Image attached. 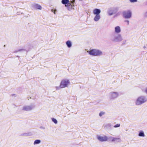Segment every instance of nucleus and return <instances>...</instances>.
Wrapping results in <instances>:
<instances>
[{
    "label": "nucleus",
    "mask_w": 147,
    "mask_h": 147,
    "mask_svg": "<svg viewBox=\"0 0 147 147\" xmlns=\"http://www.w3.org/2000/svg\"><path fill=\"white\" fill-rule=\"evenodd\" d=\"M70 84L69 80L67 79H63L61 81L59 86H56L55 88L57 90H59L60 89L68 87Z\"/></svg>",
    "instance_id": "1"
},
{
    "label": "nucleus",
    "mask_w": 147,
    "mask_h": 147,
    "mask_svg": "<svg viewBox=\"0 0 147 147\" xmlns=\"http://www.w3.org/2000/svg\"><path fill=\"white\" fill-rule=\"evenodd\" d=\"M87 52L90 55L94 56H100L103 55L102 51L97 49H90Z\"/></svg>",
    "instance_id": "2"
},
{
    "label": "nucleus",
    "mask_w": 147,
    "mask_h": 147,
    "mask_svg": "<svg viewBox=\"0 0 147 147\" xmlns=\"http://www.w3.org/2000/svg\"><path fill=\"white\" fill-rule=\"evenodd\" d=\"M147 101V99L144 96H139L135 101V103L137 106H139L144 103Z\"/></svg>",
    "instance_id": "3"
},
{
    "label": "nucleus",
    "mask_w": 147,
    "mask_h": 147,
    "mask_svg": "<svg viewBox=\"0 0 147 147\" xmlns=\"http://www.w3.org/2000/svg\"><path fill=\"white\" fill-rule=\"evenodd\" d=\"M123 40V38L120 34H114L112 36L111 40L115 42H119Z\"/></svg>",
    "instance_id": "4"
},
{
    "label": "nucleus",
    "mask_w": 147,
    "mask_h": 147,
    "mask_svg": "<svg viewBox=\"0 0 147 147\" xmlns=\"http://www.w3.org/2000/svg\"><path fill=\"white\" fill-rule=\"evenodd\" d=\"M119 96V94L117 92H111L109 93V98L110 100H114Z\"/></svg>",
    "instance_id": "5"
},
{
    "label": "nucleus",
    "mask_w": 147,
    "mask_h": 147,
    "mask_svg": "<svg viewBox=\"0 0 147 147\" xmlns=\"http://www.w3.org/2000/svg\"><path fill=\"white\" fill-rule=\"evenodd\" d=\"M123 16L124 18L129 19L131 17L132 12L130 10L124 11L123 12Z\"/></svg>",
    "instance_id": "6"
},
{
    "label": "nucleus",
    "mask_w": 147,
    "mask_h": 147,
    "mask_svg": "<svg viewBox=\"0 0 147 147\" xmlns=\"http://www.w3.org/2000/svg\"><path fill=\"white\" fill-rule=\"evenodd\" d=\"M117 11V9L116 7H111L108 10L107 13L109 16H111L116 13Z\"/></svg>",
    "instance_id": "7"
},
{
    "label": "nucleus",
    "mask_w": 147,
    "mask_h": 147,
    "mask_svg": "<svg viewBox=\"0 0 147 147\" xmlns=\"http://www.w3.org/2000/svg\"><path fill=\"white\" fill-rule=\"evenodd\" d=\"M97 139L101 142H104L107 141L108 140V138L106 136H103L97 135Z\"/></svg>",
    "instance_id": "8"
},
{
    "label": "nucleus",
    "mask_w": 147,
    "mask_h": 147,
    "mask_svg": "<svg viewBox=\"0 0 147 147\" xmlns=\"http://www.w3.org/2000/svg\"><path fill=\"white\" fill-rule=\"evenodd\" d=\"M34 107V106L33 105H26L23 107L22 110L25 111H29L32 110Z\"/></svg>",
    "instance_id": "9"
},
{
    "label": "nucleus",
    "mask_w": 147,
    "mask_h": 147,
    "mask_svg": "<svg viewBox=\"0 0 147 147\" xmlns=\"http://www.w3.org/2000/svg\"><path fill=\"white\" fill-rule=\"evenodd\" d=\"M112 142H121V140L120 138H114L112 136L109 137Z\"/></svg>",
    "instance_id": "10"
},
{
    "label": "nucleus",
    "mask_w": 147,
    "mask_h": 147,
    "mask_svg": "<svg viewBox=\"0 0 147 147\" xmlns=\"http://www.w3.org/2000/svg\"><path fill=\"white\" fill-rule=\"evenodd\" d=\"M101 13V10L100 9L95 8L93 9L92 13L94 15H100Z\"/></svg>",
    "instance_id": "11"
},
{
    "label": "nucleus",
    "mask_w": 147,
    "mask_h": 147,
    "mask_svg": "<svg viewBox=\"0 0 147 147\" xmlns=\"http://www.w3.org/2000/svg\"><path fill=\"white\" fill-rule=\"evenodd\" d=\"M114 31L115 34H118L120 33L121 31V29L120 26H116L114 28Z\"/></svg>",
    "instance_id": "12"
},
{
    "label": "nucleus",
    "mask_w": 147,
    "mask_h": 147,
    "mask_svg": "<svg viewBox=\"0 0 147 147\" xmlns=\"http://www.w3.org/2000/svg\"><path fill=\"white\" fill-rule=\"evenodd\" d=\"M94 15L95 16H94L93 19L94 21L95 22H97L99 21L101 18L100 15Z\"/></svg>",
    "instance_id": "13"
},
{
    "label": "nucleus",
    "mask_w": 147,
    "mask_h": 147,
    "mask_svg": "<svg viewBox=\"0 0 147 147\" xmlns=\"http://www.w3.org/2000/svg\"><path fill=\"white\" fill-rule=\"evenodd\" d=\"M65 44L67 47L68 48H70L72 46V42L71 40H68L66 42Z\"/></svg>",
    "instance_id": "14"
},
{
    "label": "nucleus",
    "mask_w": 147,
    "mask_h": 147,
    "mask_svg": "<svg viewBox=\"0 0 147 147\" xmlns=\"http://www.w3.org/2000/svg\"><path fill=\"white\" fill-rule=\"evenodd\" d=\"M138 136L140 137H144L145 136V135L143 131H141L139 133Z\"/></svg>",
    "instance_id": "15"
},
{
    "label": "nucleus",
    "mask_w": 147,
    "mask_h": 147,
    "mask_svg": "<svg viewBox=\"0 0 147 147\" xmlns=\"http://www.w3.org/2000/svg\"><path fill=\"white\" fill-rule=\"evenodd\" d=\"M34 7L39 9L41 10L42 9V7L39 5L38 4H35L34 5Z\"/></svg>",
    "instance_id": "16"
},
{
    "label": "nucleus",
    "mask_w": 147,
    "mask_h": 147,
    "mask_svg": "<svg viewBox=\"0 0 147 147\" xmlns=\"http://www.w3.org/2000/svg\"><path fill=\"white\" fill-rule=\"evenodd\" d=\"M41 141L40 140H35L34 142V145H35L40 144L41 143Z\"/></svg>",
    "instance_id": "17"
},
{
    "label": "nucleus",
    "mask_w": 147,
    "mask_h": 147,
    "mask_svg": "<svg viewBox=\"0 0 147 147\" xmlns=\"http://www.w3.org/2000/svg\"><path fill=\"white\" fill-rule=\"evenodd\" d=\"M105 114V112L103 111H101L99 113V115L100 117H101L103 115H104Z\"/></svg>",
    "instance_id": "18"
},
{
    "label": "nucleus",
    "mask_w": 147,
    "mask_h": 147,
    "mask_svg": "<svg viewBox=\"0 0 147 147\" xmlns=\"http://www.w3.org/2000/svg\"><path fill=\"white\" fill-rule=\"evenodd\" d=\"M69 2V0H62L61 1V3L63 4H65V5L68 3Z\"/></svg>",
    "instance_id": "19"
},
{
    "label": "nucleus",
    "mask_w": 147,
    "mask_h": 147,
    "mask_svg": "<svg viewBox=\"0 0 147 147\" xmlns=\"http://www.w3.org/2000/svg\"><path fill=\"white\" fill-rule=\"evenodd\" d=\"M52 120L53 122L55 124H57L58 121L57 119L54 118H53L51 119Z\"/></svg>",
    "instance_id": "20"
},
{
    "label": "nucleus",
    "mask_w": 147,
    "mask_h": 147,
    "mask_svg": "<svg viewBox=\"0 0 147 147\" xmlns=\"http://www.w3.org/2000/svg\"><path fill=\"white\" fill-rule=\"evenodd\" d=\"M65 6L66 7H67V8H69V7H70V6H71V3L68 2V3L65 5Z\"/></svg>",
    "instance_id": "21"
},
{
    "label": "nucleus",
    "mask_w": 147,
    "mask_h": 147,
    "mask_svg": "<svg viewBox=\"0 0 147 147\" xmlns=\"http://www.w3.org/2000/svg\"><path fill=\"white\" fill-rule=\"evenodd\" d=\"M120 126V124H117L116 125H115V126H114V127H115V128L118 127H119Z\"/></svg>",
    "instance_id": "22"
},
{
    "label": "nucleus",
    "mask_w": 147,
    "mask_h": 147,
    "mask_svg": "<svg viewBox=\"0 0 147 147\" xmlns=\"http://www.w3.org/2000/svg\"><path fill=\"white\" fill-rule=\"evenodd\" d=\"M130 1L131 3H134L136 2L137 0H129Z\"/></svg>",
    "instance_id": "23"
},
{
    "label": "nucleus",
    "mask_w": 147,
    "mask_h": 147,
    "mask_svg": "<svg viewBox=\"0 0 147 147\" xmlns=\"http://www.w3.org/2000/svg\"><path fill=\"white\" fill-rule=\"evenodd\" d=\"M125 22H126L127 25H128L129 24V21L128 20H125L124 21Z\"/></svg>",
    "instance_id": "24"
},
{
    "label": "nucleus",
    "mask_w": 147,
    "mask_h": 147,
    "mask_svg": "<svg viewBox=\"0 0 147 147\" xmlns=\"http://www.w3.org/2000/svg\"><path fill=\"white\" fill-rule=\"evenodd\" d=\"M74 5H73V4H71V6H70V7H71V8L72 9V7H74Z\"/></svg>",
    "instance_id": "25"
},
{
    "label": "nucleus",
    "mask_w": 147,
    "mask_h": 147,
    "mask_svg": "<svg viewBox=\"0 0 147 147\" xmlns=\"http://www.w3.org/2000/svg\"><path fill=\"white\" fill-rule=\"evenodd\" d=\"M144 16L145 17H147V11L145 12Z\"/></svg>",
    "instance_id": "26"
},
{
    "label": "nucleus",
    "mask_w": 147,
    "mask_h": 147,
    "mask_svg": "<svg viewBox=\"0 0 147 147\" xmlns=\"http://www.w3.org/2000/svg\"><path fill=\"white\" fill-rule=\"evenodd\" d=\"M75 0H72L71 2V3H74V2H75Z\"/></svg>",
    "instance_id": "27"
},
{
    "label": "nucleus",
    "mask_w": 147,
    "mask_h": 147,
    "mask_svg": "<svg viewBox=\"0 0 147 147\" xmlns=\"http://www.w3.org/2000/svg\"><path fill=\"white\" fill-rule=\"evenodd\" d=\"M57 12V10H55L54 11V14H56V13Z\"/></svg>",
    "instance_id": "28"
},
{
    "label": "nucleus",
    "mask_w": 147,
    "mask_h": 147,
    "mask_svg": "<svg viewBox=\"0 0 147 147\" xmlns=\"http://www.w3.org/2000/svg\"><path fill=\"white\" fill-rule=\"evenodd\" d=\"M145 92L146 93V94H147V87L145 89Z\"/></svg>",
    "instance_id": "29"
},
{
    "label": "nucleus",
    "mask_w": 147,
    "mask_h": 147,
    "mask_svg": "<svg viewBox=\"0 0 147 147\" xmlns=\"http://www.w3.org/2000/svg\"><path fill=\"white\" fill-rule=\"evenodd\" d=\"M68 8V10H71V9H72L71 8V7H69V8Z\"/></svg>",
    "instance_id": "30"
},
{
    "label": "nucleus",
    "mask_w": 147,
    "mask_h": 147,
    "mask_svg": "<svg viewBox=\"0 0 147 147\" xmlns=\"http://www.w3.org/2000/svg\"><path fill=\"white\" fill-rule=\"evenodd\" d=\"M144 49H145L146 48V47L145 46H144V47H143Z\"/></svg>",
    "instance_id": "31"
},
{
    "label": "nucleus",
    "mask_w": 147,
    "mask_h": 147,
    "mask_svg": "<svg viewBox=\"0 0 147 147\" xmlns=\"http://www.w3.org/2000/svg\"><path fill=\"white\" fill-rule=\"evenodd\" d=\"M53 9H52V10H51V11H52V12H53Z\"/></svg>",
    "instance_id": "32"
}]
</instances>
